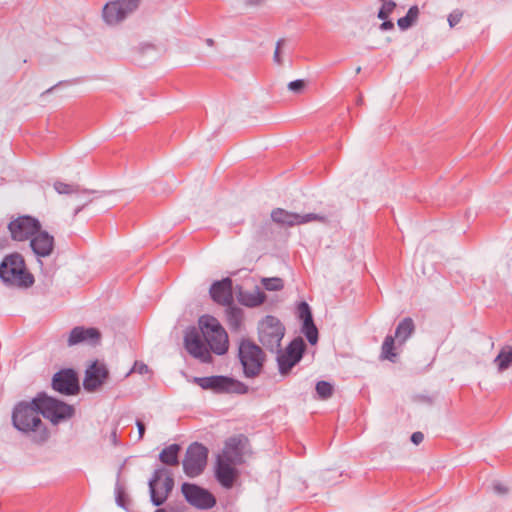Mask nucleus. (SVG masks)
Returning a JSON list of instances; mask_svg holds the SVG:
<instances>
[{
    "instance_id": "c03bdc74",
    "label": "nucleus",
    "mask_w": 512,
    "mask_h": 512,
    "mask_svg": "<svg viewBox=\"0 0 512 512\" xmlns=\"http://www.w3.org/2000/svg\"><path fill=\"white\" fill-rule=\"evenodd\" d=\"M136 426L138 428V433H139V439H142L144 434H145V425L144 423L141 421V420H137L136 421Z\"/></svg>"
},
{
    "instance_id": "cd10ccee",
    "label": "nucleus",
    "mask_w": 512,
    "mask_h": 512,
    "mask_svg": "<svg viewBox=\"0 0 512 512\" xmlns=\"http://www.w3.org/2000/svg\"><path fill=\"white\" fill-rule=\"evenodd\" d=\"M418 16H419L418 6H416V5L411 6L409 8L407 14L404 17L398 19L397 25L401 30H403V31L407 30L416 23Z\"/></svg>"
},
{
    "instance_id": "49530a36",
    "label": "nucleus",
    "mask_w": 512,
    "mask_h": 512,
    "mask_svg": "<svg viewBox=\"0 0 512 512\" xmlns=\"http://www.w3.org/2000/svg\"><path fill=\"white\" fill-rule=\"evenodd\" d=\"M116 499H117L118 505L121 506V507H124L122 492H120L119 490L117 492V498Z\"/></svg>"
},
{
    "instance_id": "f03ea898",
    "label": "nucleus",
    "mask_w": 512,
    "mask_h": 512,
    "mask_svg": "<svg viewBox=\"0 0 512 512\" xmlns=\"http://www.w3.org/2000/svg\"><path fill=\"white\" fill-rule=\"evenodd\" d=\"M0 279L7 285L17 288H29L35 281L26 266L24 257L17 252L3 258L0 263Z\"/></svg>"
},
{
    "instance_id": "dca6fc26",
    "label": "nucleus",
    "mask_w": 512,
    "mask_h": 512,
    "mask_svg": "<svg viewBox=\"0 0 512 512\" xmlns=\"http://www.w3.org/2000/svg\"><path fill=\"white\" fill-rule=\"evenodd\" d=\"M52 387L64 395H74L79 391V380L72 369H63L55 373L52 378Z\"/></svg>"
},
{
    "instance_id": "79ce46f5",
    "label": "nucleus",
    "mask_w": 512,
    "mask_h": 512,
    "mask_svg": "<svg viewBox=\"0 0 512 512\" xmlns=\"http://www.w3.org/2000/svg\"><path fill=\"white\" fill-rule=\"evenodd\" d=\"M493 490L498 494H506L508 492L507 487L501 483H495L493 485Z\"/></svg>"
},
{
    "instance_id": "1a4fd4ad",
    "label": "nucleus",
    "mask_w": 512,
    "mask_h": 512,
    "mask_svg": "<svg viewBox=\"0 0 512 512\" xmlns=\"http://www.w3.org/2000/svg\"><path fill=\"white\" fill-rule=\"evenodd\" d=\"M194 382L204 390H212L216 393L245 394L248 387L231 377L216 375L208 377H196Z\"/></svg>"
},
{
    "instance_id": "de8ad7c7",
    "label": "nucleus",
    "mask_w": 512,
    "mask_h": 512,
    "mask_svg": "<svg viewBox=\"0 0 512 512\" xmlns=\"http://www.w3.org/2000/svg\"><path fill=\"white\" fill-rule=\"evenodd\" d=\"M206 43H207V45L212 46L214 44V41H213V39L208 38L206 40Z\"/></svg>"
},
{
    "instance_id": "2f4dec72",
    "label": "nucleus",
    "mask_w": 512,
    "mask_h": 512,
    "mask_svg": "<svg viewBox=\"0 0 512 512\" xmlns=\"http://www.w3.org/2000/svg\"><path fill=\"white\" fill-rule=\"evenodd\" d=\"M316 392L322 399H327L333 394V386L327 381H319L316 384Z\"/></svg>"
},
{
    "instance_id": "72a5a7b5",
    "label": "nucleus",
    "mask_w": 512,
    "mask_h": 512,
    "mask_svg": "<svg viewBox=\"0 0 512 512\" xmlns=\"http://www.w3.org/2000/svg\"><path fill=\"white\" fill-rule=\"evenodd\" d=\"M382 7L379 9L377 17L381 20H386L396 7V3L392 0L383 1Z\"/></svg>"
},
{
    "instance_id": "e433bc0d",
    "label": "nucleus",
    "mask_w": 512,
    "mask_h": 512,
    "mask_svg": "<svg viewBox=\"0 0 512 512\" xmlns=\"http://www.w3.org/2000/svg\"><path fill=\"white\" fill-rule=\"evenodd\" d=\"M78 198L80 205L75 210V214L79 213L82 210V208L91 201V199L89 198V192L87 190H83L81 194L78 195Z\"/></svg>"
},
{
    "instance_id": "5701e85b",
    "label": "nucleus",
    "mask_w": 512,
    "mask_h": 512,
    "mask_svg": "<svg viewBox=\"0 0 512 512\" xmlns=\"http://www.w3.org/2000/svg\"><path fill=\"white\" fill-rule=\"evenodd\" d=\"M265 299L266 295L259 287H255L252 291L239 292V301L247 307L259 306Z\"/></svg>"
},
{
    "instance_id": "4c0bfd02",
    "label": "nucleus",
    "mask_w": 512,
    "mask_h": 512,
    "mask_svg": "<svg viewBox=\"0 0 512 512\" xmlns=\"http://www.w3.org/2000/svg\"><path fill=\"white\" fill-rule=\"evenodd\" d=\"M462 16L463 13L460 10H454L451 12L448 16L449 26L451 28L455 27L461 21Z\"/></svg>"
},
{
    "instance_id": "c9c22d12",
    "label": "nucleus",
    "mask_w": 512,
    "mask_h": 512,
    "mask_svg": "<svg viewBox=\"0 0 512 512\" xmlns=\"http://www.w3.org/2000/svg\"><path fill=\"white\" fill-rule=\"evenodd\" d=\"M305 87H306V82L302 79L291 81L288 84V89L291 92L296 93V94L302 93L303 90L305 89Z\"/></svg>"
},
{
    "instance_id": "a19ab883",
    "label": "nucleus",
    "mask_w": 512,
    "mask_h": 512,
    "mask_svg": "<svg viewBox=\"0 0 512 512\" xmlns=\"http://www.w3.org/2000/svg\"><path fill=\"white\" fill-rule=\"evenodd\" d=\"M424 439V435L422 432H414L412 435H411V441L415 444V445H419L420 443H422Z\"/></svg>"
},
{
    "instance_id": "a211bd4d",
    "label": "nucleus",
    "mask_w": 512,
    "mask_h": 512,
    "mask_svg": "<svg viewBox=\"0 0 512 512\" xmlns=\"http://www.w3.org/2000/svg\"><path fill=\"white\" fill-rule=\"evenodd\" d=\"M101 333L93 327L77 326L73 328L68 336L67 345L69 347L78 344L97 345L100 342Z\"/></svg>"
},
{
    "instance_id": "c756f323",
    "label": "nucleus",
    "mask_w": 512,
    "mask_h": 512,
    "mask_svg": "<svg viewBox=\"0 0 512 512\" xmlns=\"http://www.w3.org/2000/svg\"><path fill=\"white\" fill-rule=\"evenodd\" d=\"M243 313L240 308L228 307L227 321L231 329L238 330L242 324Z\"/></svg>"
},
{
    "instance_id": "3c124183",
    "label": "nucleus",
    "mask_w": 512,
    "mask_h": 512,
    "mask_svg": "<svg viewBox=\"0 0 512 512\" xmlns=\"http://www.w3.org/2000/svg\"><path fill=\"white\" fill-rule=\"evenodd\" d=\"M360 71H361V68H360V67H358V68L356 69V72H357V73H359Z\"/></svg>"
},
{
    "instance_id": "c85d7f7f",
    "label": "nucleus",
    "mask_w": 512,
    "mask_h": 512,
    "mask_svg": "<svg viewBox=\"0 0 512 512\" xmlns=\"http://www.w3.org/2000/svg\"><path fill=\"white\" fill-rule=\"evenodd\" d=\"M395 337L392 335H387L384 339V342L381 347V358L389 360L391 362H395L397 354L394 352L395 350Z\"/></svg>"
},
{
    "instance_id": "9b49d317",
    "label": "nucleus",
    "mask_w": 512,
    "mask_h": 512,
    "mask_svg": "<svg viewBox=\"0 0 512 512\" xmlns=\"http://www.w3.org/2000/svg\"><path fill=\"white\" fill-rule=\"evenodd\" d=\"M271 220L280 227H294L307 224L313 221L326 223L327 216L317 213L300 214L282 208H275L271 211Z\"/></svg>"
},
{
    "instance_id": "aec40b11",
    "label": "nucleus",
    "mask_w": 512,
    "mask_h": 512,
    "mask_svg": "<svg viewBox=\"0 0 512 512\" xmlns=\"http://www.w3.org/2000/svg\"><path fill=\"white\" fill-rule=\"evenodd\" d=\"M210 295L216 303L230 306L233 302L232 280L227 277L214 282L210 288Z\"/></svg>"
},
{
    "instance_id": "bb28decb",
    "label": "nucleus",
    "mask_w": 512,
    "mask_h": 512,
    "mask_svg": "<svg viewBox=\"0 0 512 512\" xmlns=\"http://www.w3.org/2000/svg\"><path fill=\"white\" fill-rule=\"evenodd\" d=\"M305 350V343L301 338L294 339L283 353L287 357L294 359V362H299Z\"/></svg>"
},
{
    "instance_id": "8fccbe9b",
    "label": "nucleus",
    "mask_w": 512,
    "mask_h": 512,
    "mask_svg": "<svg viewBox=\"0 0 512 512\" xmlns=\"http://www.w3.org/2000/svg\"><path fill=\"white\" fill-rule=\"evenodd\" d=\"M155 512H169V511H167L165 509H157Z\"/></svg>"
},
{
    "instance_id": "4be33fe9",
    "label": "nucleus",
    "mask_w": 512,
    "mask_h": 512,
    "mask_svg": "<svg viewBox=\"0 0 512 512\" xmlns=\"http://www.w3.org/2000/svg\"><path fill=\"white\" fill-rule=\"evenodd\" d=\"M237 464L217 460L215 476L224 488H231L238 477Z\"/></svg>"
},
{
    "instance_id": "7c9ffc66",
    "label": "nucleus",
    "mask_w": 512,
    "mask_h": 512,
    "mask_svg": "<svg viewBox=\"0 0 512 512\" xmlns=\"http://www.w3.org/2000/svg\"><path fill=\"white\" fill-rule=\"evenodd\" d=\"M277 362L279 367V372L282 375H286L293 366H295L298 362H294V359H291L287 357L286 355L282 354V352H277Z\"/></svg>"
},
{
    "instance_id": "393cba45",
    "label": "nucleus",
    "mask_w": 512,
    "mask_h": 512,
    "mask_svg": "<svg viewBox=\"0 0 512 512\" xmlns=\"http://www.w3.org/2000/svg\"><path fill=\"white\" fill-rule=\"evenodd\" d=\"M181 447L179 444H171L165 447L159 454L160 461L169 466H176L179 464V452Z\"/></svg>"
},
{
    "instance_id": "6e6552de",
    "label": "nucleus",
    "mask_w": 512,
    "mask_h": 512,
    "mask_svg": "<svg viewBox=\"0 0 512 512\" xmlns=\"http://www.w3.org/2000/svg\"><path fill=\"white\" fill-rule=\"evenodd\" d=\"M142 0H110L102 9V19L108 26H117L130 17Z\"/></svg>"
},
{
    "instance_id": "423d86ee",
    "label": "nucleus",
    "mask_w": 512,
    "mask_h": 512,
    "mask_svg": "<svg viewBox=\"0 0 512 512\" xmlns=\"http://www.w3.org/2000/svg\"><path fill=\"white\" fill-rule=\"evenodd\" d=\"M148 486L151 502L155 506H161L165 503L174 487L171 471L164 467L157 468L153 472Z\"/></svg>"
},
{
    "instance_id": "f3484780",
    "label": "nucleus",
    "mask_w": 512,
    "mask_h": 512,
    "mask_svg": "<svg viewBox=\"0 0 512 512\" xmlns=\"http://www.w3.org/2000/svg\"><path fill=\"white\" fill-rule=\"evenodd\" d=\"M109 376V371L104 363L95 361L85 372L83 381L84 389L93 392L101 387Z\"/></svg>"
},
{
    "instance_id": "f8f14e48",
    "label": "nucleus",
    "mask_w": 512,
    "mask_h": 512,
    "mask_svg": "<svg viewBox=\"0 0 512 512\" xmlns=\"http://www.w3.org/2000/svg\"><path fill=\"white\" fill-rule=\"evenodd\" d=\"M39 229H41L39 220L28 215L19 216L8 224L11 238L19 242L30 240Z\"/></svg>"
},
{
    "instance_id": "4468645a",
    "label": "nucleus",
    "mask_w": 512,
    "mask_h": 512,
    "mask_svg": "<svg viewBox=\"0 0 512 512\" xmlns=\"http://www.w3.org/2000/svg\"><path fill=\"white\" fill-rule=\"evenodd\" d=\"M29 241L33 254L41 264V258L49 257L54 252L55 239L54 236L49 234L47 231L39 229Z\"/></svg>"
},
{
    "instance_id": "2eb2a0df",
    "label": "nucleus",
    "mask_w": 512,
    "mask_h": 512,
    "mask_svg": "<svg viewBox=\"0 0 512 512\" xmlns=\"http://www.w3.org/2000/svg\"><path fill=\"white\" fill-rule=\"evenodd\" d=\"M184 346L187 352L194 358L203 363H211L212 356L210 348L202 340L201 335L197 331H190L184 337Z\"/></svg>"
},
{
    "instance_id": "39448f33",
    "label": "nucleus",
    "mask_w": 512,
    "mask_h": 512,
    "mask_svg": "<svg viewBox=\"0 0 512 512\" xmlns=\"http://www.w3.org/2000/svg\"><path fill=\"white\" fill-rule=\"evenodd\" d=\"M36 401L39 403L41 415L53 424L68 420L74 414L73 406L48 396L45 392L38 393Z\"/></svg>"
},
{
    "instance_id": "a878e982",
    "label": "nucleus",
    "mask_w": 512,
    "mask_h": 512,
    "mask_svg": "<svg viewBox=\"0 0 512 512\" xmlns=\"http://www.w3.org/2000/svg\"><path fill=\"white\" fill-rule=\"evenodd\" d=\"M498 372L502 373L512 366V346L503 347L494 359Z\"/></svg>"
},
{
    "instance_id": "6ab92c4d",
    "label": "nucleus",
    "mask_w": 512,
    "mask_h": 512,
    "mask_svg": "<svg viewBox=\"0 0 512 512\" xmlns=\"http://www.w3.org/2000/svg\"><path fill=\"white\" fill-rule=\"evenodd\" d=\"M246 439L243 437H231L224 445L222 453L218 455L217 460L229 462L232 464H241L243 462V450Z\"/></svg>"
},
{
    "instance_id": "f704fd0d",
    "label": "nucleus",
    "mask_w": 512,
    "mask_h": 512,
    "mask_svg": "<svg viewBox=\"0 0 512 512\" xmlns=\"http://www.w3.org/2000/svg\"><path fill=\"white\" fill-rule=\"evenodd\" d=\"M262 284L266 290L278 291L283 288V281L280 278H263Z\"/></svg>"
},
{
    "instance_id": "58836bf2",
    "label": "nucleus",
    "mask_w": 512,
    "mask_h": 512,
    "mask_svg": "<svg viewBox=\"0 0 512 512\" xmlns=\"http://www.w3.org/2000/svg\"><path fill=\"white\" fill-rule=\"evenodd\" d=\"M148 371H149V368H148V366L145 363L136 361L134 363L133 368L131 369V371L128 374H130L131 372H137L139 374H145V373H148Z\"/></svg>"
},
{
    "instance_id": "ea45409f",
    "label": "nucleus",
    "mask_w": 512,
    "mask_h": 512,
    "mask_svg": "<svg viewBox=\"0 0 512 512\" xmlns=\"http://www.w3.org/2000/svg\"><path fill=\"white\" fill-rule=\"evenodd\" d=\"M284 43H285L284 39H279L276 43V48H275L273 58H274L275 63H277L278 65L282 64V59L280 57V48L284 45Z\"/></svg>"
},
{
    "instance_id": "473e14b6",
    "label": "nucleus",
    "mask_w": 512,
    "mask_h": 512,
    "mask_svg": "<svg viewBox=\"0 0 512 512\" xmlns=\"http://www.w3.org/2000/svg\"><path fill=\"white\" fill-rule=\"evenodd\" d=\"M54 189L59 194H72V193H78L79 192V186L67 184V183H64V182H61V181H56L54 183Z\"/></svg>"
},
{
    "instance_id": "0eeeda50",
    "label": "nucleus",
    "mask_w": 512,
    "mask_h": 512,
    "mask_svg": "<svg viewBox=\"0 0 512 512\" xmlns=\"http://www.w3.org/2000/svg\"><path fill=\"white\" fill-rule=\"evenodd\" d=\"M285 328L274 316H266L258 326L260 343L271 352H280Z\"/></svg>"
},
{
    "instance_id": "b1692460",
    "label": "nucleus",
    "mask_w": 512,
    "mask_h": 512,
    "mask_svg": "<svg viewBox=\"0 0 512 512\" xmlns=\"http://www.w3.org/2000/svg\"><path fill=\"white\" fill-rule=\"evenodd\" d=\"M414 331V321L412 320V318L406 317L397 325L394 337L401 345L405 343L409 337H411Z\"/></svg>"
},
{
    "instance_id": "a18cd8bd",
    "label": "nucleus",
    "mask_w": 512,
    "mask_h": 512,
    "mask_svg": "<svg viewBox=\"0 0 512 512\" xmlns=\"http://www.w3.org/2000/svg\"><path fill=\"white\" fill-rule=\"evenodd\" d=\"M70 83H71L70 81H60V82H59V83H57L56 85H54V86H52L51 88L47 89V90L44 92V94H49V93H51V92L54 90V88H56V87H58V86H60V85H62V84H70Z\"/></svg>"
},
{
    "instance_id": "37998d69",
    "label": "nucleus",
    "mask_w": 512,
    "mask_h": 512,
    "mask_svg": "<svg viewBox=\"0 0 512 512\" xmlns=\"http://www.w3.org/2000/svg\"><path fill=\"white\" fill-rule=\"evenodd\" d=\"M382 31L392 30L394 28V23L390 20H383L379 27Z\"/></svg>"
},
{
    "instance_id": "7ed1b4c3",
    "label": "nucleus",
    "mask_w": 512,
    "mask_h": 512,
    "mask_svg": "<svg viewBox=\"0 0 512 512\" xmlns=\"http://www.w3.org/2000/svg\"><path fill=\"white\" fill-rule=\"evenodd\" d=\"M238 356L246 377L253 378L260 374L265 354L258 345L249 339H242L239 343Z\"/></svg>"
},
{
    "instance_id": "20e7f679",
    "label": "nucleus",
    "mask_w": 512,
    "mask_h": 512,
    "mask_svg": "<svg viewBox=\"0 0 512 512\" xmlns=\"http://www.w3.org/2000/svg\"><path fill=\"white\" fill-rule=\"evenodd\" d=\"M200 325L210 350L217 355L225 354L229 346L228 335L218 320L214 317H202Z\"/></svg>"
},
{
    "instance_id": "9d476101",
    "label": "nucleus",
    "mask_w": 512,
    "mask_h": 512,
    "mask_svg": "<svg viewBox=\"0 0 512 512\" xmlns=\"http://www.w3.org/2000/svg\"><path fill=\"white\" fill-rule=\"evenodd\" d=\"M207 458L208 449L204 445L198 442L190 444L182 461L184 473L190 478L199 476L207 465Z\"/></svg>"
},
{
    "instance_id": "f257e3e1",
    "label": "nucleus",
    "mask_w": 512,
    "mask_h": 512,
    "mask_svg": "<svg viewBox=\"0 0 512 512\" xmlns=\"http://www.w3.org/2000/svg\"><path fill=\"white\" fill-rule=\"evenodd\" d=\"M12 424L32 442L41 444L48 440L49 431L41 419L39 403L34 397L31 401L18 402L12 411Z\"/></svg>"
},
{
    "instance_id": "412c9836",
    "label": "nucleus",
    "mask_w": 512,
    "mask_h": 512,
    "mask_svg": "<svg viewBox=\"0 0 512 512\" xmlns=\"http://www.w3.org/2000/svg\"><path fill=\"white\" fill-rule=\"evenodd\" d=\"M298 316L303 320L302 331L310 344L314 345L318 341V330L313 322V316L309 305L301 302L298 305Z\"/></svg>"
},
{
    "instance_id": "09e8293b",
    "label": "nucleus",
    "mask_w": 512,
    "mask_h": 512,
    "mask_svg": "<svg viewBox=\"0 0 512 512\" xmlns=\"http://www.w3.org/2000/svg\"><path fill=\"white\" fill-rule=\"evenodd\" d=\"M169 512H185L184 510H175V509H170Z\"/></svg>"
},
{
    "instance_id": "ddd939ff",
    "label": "nucleus",
    "mask_w": 512,
    "mask_h": 512,
    "mask_svg": "<svg viewBox=\"0 0 512 512\" xmlns=\"http://www.w3.org/2000/svg\"><path fill=\"white\" fill-rule=\"evenodd\" d=\"M181 491L186 501L198 509H210L216 504L213 494L196 484L183 483Z\"/></svg>"
}]
</instances>
